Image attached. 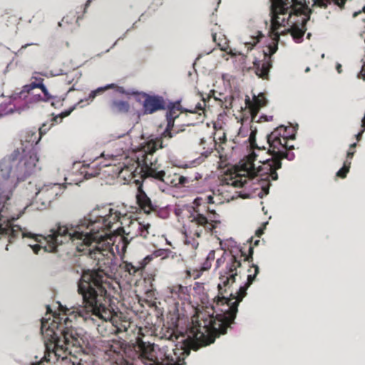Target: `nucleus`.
<instances>
[{
	"label": "nucleus",
	"instance_id": "nucleus-32",
	"mask_svg": "<svg viewBox=\"0 0 365 365\" xmlns=\"http://www.w3.org/2000/svg\"><path fill=\"white\" fill-rule=\"evenodd\" d=\"M350 167L349 163L344 162L343 167L336 173V176L340 178H345L349 172Z\"/></svg>",
	"mask_w": 365,
	"mask_h": 365
},
{
	"label": "nucleus",
	"instance_id": "nucleus-37",
	"mask_svg": "<svg viewBox=\"0 0 365 365\" xmlns=\"http://www.w3.org/2000/svg\"><path fill=\"white\" fill-rule=\"evenodd\" d=\"M165 181H162L166 184H170L172 186H175V182H178V180L173 176V178L170 180V177L166 176V173L165 172Z\"/></svg>",
	"mask_w": 365,
	"mask_h": 365
},
{
	"label": "nucleus",
	"instance_id": "nucleus-30",
	"mask_svg": "<svg viewBox=\"0 0 365 365\" xmlns=\"http://www.w3.org/2000/svg\"><path fill=\"white\" fill-rule=\"evenodd\" d=\"M24 165L26 168L28 170V172L34 168L36 167V163L38 161V158L37 157L36 153L32 150L29 152V156L27 158L25 156L24 158Z\"/></svg>",
	"mask_w": 365,
	"mask_h": 365
},
{
	"label": "nucleus",
	"instance_id": "nucleus-6",
	"mask_svg": "<svg viewBox=\"0 0 365 365\" xmlns=\"http://www.w3.org/2000/svg\"><path fill=\"white\" fill-rule=\"evenodd\" d=\"M121 213L115 208L109 207L108 213L99 215L93 210L88 216L75 225H60L53 231L49 237L51 242L57 240L60 243H81L83 246H88L105 233L110 231L113 225L117 223Z\"/></svg>",
	"mask_w": 365,
	"mask_h": 365
},
{
	"label": "nucleus",
	"instance_id": "nucleus-59",
	"mask_svg": "<svg viewBox=\"0 0 365 365\" xmlns=\"http://www.w3.org/2000/svg\"><path fill=\"white\" fill-rule=\"evenodd\" d=\"M205 269H206V268H205V267H202V268H201V270H205Z\"/></svg>",
	"mask_w": 365,
	"mask_h": 365
},
{
	"label": "nucleus",
	"instance_id": "nucleus-1",
	"mask_svg": "<svg viewBox=\"0 0 365 365\" xmlns=\"http://www.w3.org/2000/svg\"><path fill=\"white\" fill-rule=\"evenodd\" d=\"M130 242L118 232V234L105 233L102 238L93 241L88 246L72 243L81 255H88L97 261V269H83L78 281L77 292L82 297L83 307L70 309L76 313L83 322L95 320L93 317L106 324L105 330L98 324V330L102 335L119 334L128 332L134 324L123 315L110 308L108 289L110 287V277L106 270L110 267L115 255H123Z\"/></svg>",
	"mask_w": 365,
	"mask_h": 365
},
{
	"label": "nucleus",
	"instance_id": "nucleus-33",
	"mask_svg": "<svg viewBox=\"0 0 365 365\" xmlns=\"http://www.w3.org/2000/svg\"><path fill=\"white\" fill-rule=\"evenodd\" d=\"M150 227V224L143 225L141 223L140 233L139 234V236L142 237L144 239L148 238Z\"/></svg>",
	"mask_w": 365,
	"mask_h": 365
},
{
	"label": "nucleus",
	"instance_id": "nucleus-53",
	"mask_svg": "<svg viewBox=\"0 0 365 365\" xmlns=\"http://www.w3.org/2000/svg\"><path fill=\"white\" fill-rule=\"evenodd\" d=\"M259 240H255V242L254 245L256 246V245H258V243H259Z\"/></svg>",
	"mask_w": 365,
	"mask_h": 365
},
{
	"label": "nucleus",
	"instance_id": "nucleus-2",
	"mask_svg": "<svg viewBox=\"0 0 365 365\" xmlns=\"http://www.w3.org/2000/svg\"><path fill=\"white\" fill-rule=\"evenodd\" d=\"M295 130L291 127L279 125L267 135V148L264 145H259L255 139L256 130L252 131L249 138L252 153L242 160V170L247 173L250 178L259 176L269 180H277V170L282 168V160H294V147L289 144V140L295 139Z\"/></svg>",
	"mask_w": 365,
	"mask_h": 365
},
{
	"label": "nucleus",
	"instance_id": "nucleus-16",
	"mask_svg": "<svg viewBox=\"0 0 365 365\" xmlns=\"http://www.w3.org/2000/svg\"><path fill=\"white\" fill-rule=\"evenodd\" d=\"M267 103V100L265 95L262 93L258 94L257 96H254L252 101H251L250 98L246 100V105L250 109L252 121L255 120L259 109L265 106Z\"/></svg>",
	"mask_w": 365,
	"mask_h": 365
},
{
	"label": "nucleus",
	"instance_id": "nucleus-57",
	"mask_svg": "<svg viewBox=\"0 0 365 365\" xmlns=\"http://www.w3.org/2000/svg\"><path fill=\"white\" fill-rule=\"evenodd\" d=\"M199 276H200V274H197L196 275V277H194V278H195V279H196V278H197V277H198Z\"/></svg>",
	"mask_w": 365,
	"mask_h": 365
},
{
	"label": "nucleus",
	"instance_id": "nucleus-12",
	"mask_svg": "<svg viewBox=\"0 0 365 365\" xmlns=\"http://www.w3.org/2000/svg\"><path fill=\"white\" fill-rule=\"evenodd\" d=\"M60 184L45 185L36 194V200L41 201L43 205H49L61 192Z\"/></svg>",
	"mask_w": 365,
	"mask_h": 365
},
{
	"label": "nucleus",
	"instance_id": "nucleus-62",
	"mask_svg": "<svg viewBox=\"0 0 365 365\" xmlns=\"http://www.w3.org/2000/svg\"><path fill=\"white\" fill-rule=\"evenodd\" d=\"M364 9V12H365V6L364 7V9Z\"/></svg>",
	"mask_w": 365,
	"mask_h": 365
},
{
	"label": "nucleus",
	"instance_id": "nucleus-24",
	"mask_svg": "<svg viewBox=\"0 0 365 365\" xmlns=\"http://www.w3.org/2000/svg\"><path fill=\"white\" fill-rule=\"evenodd\" d=\"M145 268V263L140 264L138 262H123V269L125 272H128L130 275H135L136 274H141L143 270Z\"/></svg>",
	"mask_w": 365,
	"mask_h": 365
},
{
	"label": "nucleus",
	"instance_id": "nucleus-40",
	"mask_svg": "<svg viewBox=\"0 0 365 365\" xmlns=\"http://www.w3.org/2000/svg\"><path fill=\"white\" fill-rule=\"evenodd\" d=\"M177 353H178V355H175V354H174V355H175V359H173V356H170V358H172V359H171V361H180V357H181V356H187V355H185V354H181V353H182V351H177Z\"/></svg>",
	"mask_w": 365,
	"mask_h": 365
},
{
	"label": "nucleus",
	"instance_id": "nucleus-42",
	"mask_svg": "<svg viewBox=\"0 0 365 365\" xmlns=\"http://www.w3.org/2000/svg\"><path fill=\"white\" fill-rule=\"evenodd\" d=\"M263 34H262V32L259 31V35L255 38V41L253 42V45H255L257 44L258 42H259L260 41V38H262L263 37Z\"/></svg>",
	"mask_w": 365,
	"mask_h": 365
},
{
	"label": "nucleus",
	"instance_id": "nucleus-27",
	"mask_svg": "<svg viewBox=\"0 0 365 365\" xmlns=\"http://www.w3.org/2000/svg\"><path fill=\"white\" fill-rule=\"evenodd\" d=\"M174 177L178 180V182H175V187L178 185L185 186L186 184L192 182L195 180H198L202 178L201 174L197 172H195V177L191 176H183L179 174H174Z\"/></svg>",
	"mask_w": 365,
	"mask_h": 365
},
{
	"label": "nucleus",
	"instance_id": "nucleus-58",
	"mask_svg": "<svg viewBox=\"0 0 365 365\" xmlns=\"http://www.w3.org/2000/svg\"><path fill=\"white\" fill-rule=\"evenodd\" d=\"M47 309H48V311H51V309H50V307H49V306H48V307H47Z\"/></svg>",
	"mask_w": 365,
	"mask_h": 365
},
{
	"label": "nucleus",
	"instance_id": "nucleus-10",
	"mask_svg": "<svg viewBox=\"0 0 365 365\" xmlns=\"http://www.w3.org/2000/svg\"><path fill=\"white\" fill-rule=\"evenodd\" d=\"M182 212V219H185L182 227L186 235L200 237L212 232L220 222L219 215L215 211L207 210V215H205L190 207Z\"/></svg>",
	"mask_w": 365,
	"mask_h": 365
},
{
	"label": "nucleus",
	"instance_id": "nucleus-60",
	"mask_svg": "<svg viewBox=\"0 0 365 365\" xmlns=\"http://www.w3.org/2000/svg\"><path fill=\"white\" fill-rule=\"evenodd\" d=\"M309 71V68H307L306 69V72Z\"/></svg>",
	"mask_w": 365,
	"mask_h": 365
},
{
	"label": "nucleus",
	"instance_id": "nucleus-63",
	"mask_svg": "<svg viewBox=\"0 0 365 365\" xmlns=\"http://www.w3.org/2000/svg\"><path fill=\"white\" fill-rule=\"evenodd\" d=\"M364 59L365 60V56L364 57Z\"/></svg>",
	"mask_w": 365,
	"mask_h": 365
},
{
	"label": "nucleus",
	"instance_id": "nucleus-52",
	"mask_svg": "<svg viewBox=\"0 0 365 365\" xmlns=\"http://www.w3.org/2000/svg\"><path fill=\"white\" fill-rule=\"evenodd\" d=\"M196 123V122L195 120H193L192 122H190V123H187V125H195Z\"/></svg>",
	"mask_w": 365,
	"mask_h": 365
},
{
	"label": "nucleus",
	"instance_id": "nucleus-41",
	"mask_svg": "<svg viewBox=\"0 0 365 365\" xmlns=\"http://www.w3.org/2000/svg\"><path fill=\"white\" fill-rule=\"evenodd\" d=\"M152 259H153L152 256H147L143 260L138 261V262L140 264L145 263V267L151 261Z\"/></svg>",
	"mask_w": 365,
	"mask_h": 365
},
{
	"label": "nucleus",
	"instance_id": "nucleus-45",
	"mask_svg": "<svg viewBox=\"0 0 365 365\" xmlns=\"http://www.w3.org/2000/svg\"><path fill=\"white\" fill-rule=\"evenodd\" d=\"M364 131L365 130H363V128H361L360 132L357 135H356V138L357 141L361 140L362 135L364 133Z\"/></svg>",
	"mask_w": 365,
	"mask_h": 365
},
{
	"label": "nucleus",
	"instance_id": "nucleus-13",
	"mask_svg": "<svg viewBox=\"0 0 365 365\" xmlns=\"http://www.w3.org/2000/svg\"><path fill=\"white\" fill-rule=\"evenodd\" d=\"M139 96L145 98L143 106L145 113L152 114L166 108L165 101L160 96H151L144 92H140Z\"/></svg>",
	"mask_w": 365,
	"mask_h": 365
},
{
	"label": "nucleus",
	"instance_id": "nucleus-54",
	"mask_svg": "<svg viewBox=\"0 0 365 365\" xmlns=\"http://www.w3.org/2000/svg\"><path fill=\"white\" fill-rule=\"evenodd\" d=\"M141 331H142V329H141V328H139V329H138V334H141Z\"/></svg>",
	"mask_w": 365,
	"mask_h": 365
},
{
	"label": "nucleus",
	"instance_id": "nucleus-35",
	"mask_svg": "<svg viewBox=\"0 0 365 365\" xmlns=\"http://www.w3.org/2000/svg\"><path fill=\"white\" fill-rule=\"evenodd\" d=\"M53 125V123L42 124V125L38 128V133L41 135V137L43 135L46 134Z\"/></svg>",
	"mask_w": 365,
	"mask_h": 365
},
{
	"label": "nucleus",
	"instance_id": "nucleus-64",
	"mask_svg": "<svg viewBox=\"0 0 365 365\" xmlns=\"http://www.w3.org/2000/svg\"><path fill=\"white\" fill-rule=\"evenodd\" d=\"M1 116V114L0 113V117Z\"/></svg>",
	"mask_w": 365,
	"mask_h": 365
},
{
	"label": "nucleus",
	"instance_id": "nucleus-49",
	"mask_svg": "<svg viewBox=\"0 0 365 365\" xmlns=\"http://www.w3.org/2000/svg\"><path fill=\"white\" fill-rule=\"evenodd\" d=\"M71 111H72V110H66L65 112H63L62 113L63 117L68 116L71 113Z\"/></svg>",
	"mask_w": 365,
	"mask_h": 365
},
{
	"label": "nucleus",
	"instance_id": "nucleus-11",
	"mask_svg": "<svg viewBox=\"0 0 365 365\" xmlns=\"http://www.w3.org/2000/svg\"><path fill=\"white\" fill-rule=\"evenodd\" d=\"M205 106V101H202V103L198 102L194 107L191 106L189 108H183L180 105V101L170 103V105L168 106V111L166 113L167 125L165 130L160 136L150 139L148 141H153L155 143H158V144L161 142L162 147L159 148V149L168 147L170 145V140L178 133L174 130L175 120L178 118L181 113H185L186 115L189 113L194 115V120H200L202 113H204Z\"/></svg>",
	"mask_w": 365,
	"mask_h": 365
},
{
	"label": "nucleus",
	"instance_id": "nucleus-39",
	"mask_svg": "<svg viewBox=\"0 0 365 365\" xmlns=\"http://www.w3.org/2000/svg\"><path fill=\"white\" fill-rule=\"evenodd\" d=\"M273 119V116L272 115H261L259 118V120H257V122H266V121H271Z\"/></svg>",
	"mask_w": 365,
	"mask_h": 365
},
{
	"label": "nucleus",
	"instance_id": "nucleus-22",
	"mask_svg": "<svg viewBox=\"0 0 365 365\" xmlns=\"http://www.w3.org/2000/svg\"><path fill=\"white\" fill-rule=\"evenodd\" d=\"M41 138V135L36 131L28 130L22 136L21 140L23 145H24V143L29 144V145H25V148H29L30 146L31 149H34V145H36L39 142Z\"/></svg>",
	"mask_w": 365,
	"mask_h": 365
},
{
	"label": "nucleus",
	"instance_id": "nucleus-17",
	"mask_svg": "<svg viewBox=\"0 0 365 365\" xmlns=\"http://www.w3.org/2000/svg\"><path fill=\"white\" fill-rule=\"evenodd\" d=\"M141 222L135 220L130 221L129 224L125 227L118 228V232H122L123 235L129 242L139 236L140 233Z\"/></svg>",
	"mask_w": 365,
	"mask_h": 365
},
{
	"label": "nucleus",
	"instance_id": "nucleus-26",
	"mask_svg": "<svg viewBox=\"0 0 365 365\" xmlns=\"http://www.w3.org/2000/svg\"><path fill=\"white\" fill-rule=\"evenodd\" d=\"M279 29H280V28L277 30V32L279 34V37L280 36V35H285L288 33H290L292 36L293 37V38L297 42L301 41V40L302 39V38L304 35V33H305L304 30H303L302 29H300L297 26H294L291 29H285L284 31H282L281 33L279 32Z\"/></svg>",
	"mask_w": 365,
	"mask_h": 365
},
{
	"label": "nucleus",
	"instance_id": "nucleus-46",
	"mask_svg": "<svg viewBox=\"0 0 365 365\" xmlns=\"http://www.w3.org/2000/svg\"><path fill=\"white\" fill-rule=\"evenodd\" d=\"M8 21L9 22H16L17 21V18L15 16H11L9 17Z\"/></svg>",
	"mask_w": 365,
	"mask_h": 365
},
{
	"label": "nucleus",
	"instance_id": "nucleus-21",
	"mask_svg": "<svg viewBox=\"0 0 365 365\" xmlns=\"http://www.w3.org/2000/svg\"><path fill=\"white\" fill-rule=\"evenodd\" d=\"M247 177L245 175H235V177L230 176L224 178L221 180L222 186L225 185L232 186L233 187H243L248 182Z\"/></svg>",
	"mask_w": 365,
	"mask_h": 365
},
{
	"label": "nucleus",
	"instance_id": "nucleus-4",
	"mask_svg": "<svg viewBox=\"0 0 365 365\" xmlns=\"http://www.w3.org/2000/svg\"><path fill=\"white\" fill-rule=\"evenodd\" d=\"M222 314H197L195 319H192V325L185 331H180L177 327L164 325L160 332V339L175 343L173 353L178 355L177 351L181 354L189 355L190 350L197 351L201 346L213 343L215 338L225 334L231 324L225 320Z\"/></svg>",
	"mask_w": 365,
	"mask_h": 365
},
{
	"label": "nucleus",
	"instance_id": "nucleus-15",
	"mask_svg": "<svg viewBox=\"0 0 365 365\" xmlns=\"http://www.w3.org/2000/svg\"><path fill=\"white\" fill-rule=\"evenodd\" d=\"M135 182L139 184L136 194V201L140 208L147 214L150 213L152 211H155L158 207L152 203L150 197L143 190L142 183L140 182L139 180H135Z\"/></svg>",
	"mask_w": 365,
	"mask_h": 365
},
{
	"label": "nucleus",
	"instance_id": "nucleus-25",
	"mask_svg": "<svg viewBox=\"0 0 365 365\" xmlns=\"http://www.w3.org/2000/svg\"><path fill=\"white\" fill-rule=\"evenodd\" d=\"M199 145L201 147V154L207 156L212 152L215 146V141L212 137H208L207 138H202L200 139Z\"/></svg>",
	"mask_w": 365,
	"mask_h": 365
},
{
	"label": "nucleus",
	"instance_id": "nucleus-47",
	"mask_svg": "<svg viewBox=\"0 0 365 365\" xmlns=\"http://www.w3.org/2000/svg\"><path fill=\"white\" fill-rule=\"evenodd\" d=\"M336 71H337V72H338L339 73H341L342 72V66H341V64L338 63V64L336 65Z\"/></svg>",
	"mask_w": 365,
	"mask_h": 365
},
{
	"label": "nucleus",
	"instance_id": "nucleus-5",
	"mask_svg": "<svg viewBox=\"0 0 365 365\" xmlns=\"http://www.w3.org/2000/svg\"><path fill=\"white\" fill-rule=\"evenodd\" d=\"M225 264V268L220 272V283L218 284V295L214 298L212 308L214 313L222 314L225 320L232 324L236 318L240 302L247 294V288L253 283L259 273V267L252 264L248 269L247 282L240 286L235 292L232 287L238 275L237 269L241 266V262L231 253L224 252L221 257L216 261V267H220Z\"/></svg>",
	"mask_w": 365,
	"mask_h": 365
},
{
	"label": "nucleus",
	"instance_id": "nucleus-44",
	"mask_svg": "<svg viewBox=\"0 0 365 365\" xmlns=\"http://www.w3.org/2000/svg\"><path fill=\"white\" fill-rule=\"evenodd\" d=\"M264 233V228L262 227H259L258 228L256 232H255V235L256 236H257L258 237H259L262 234Z\"/></svg>",
	"mask_w": 365,
	"mask_h": 365
},
{
	"label": "nucleus",
	"instance_id": "nucleus-48",
	"mask_svg": "<svg viewBox=\"0 0 365 365\" xmlns=\"http://www.w3.org/2000/svg\"><path fill=\"white\" fill-rule=\"evenodd\" d=\"M356 145H357L356 143H354L351 144L349 150H355L354 149L356 147Z\"/></svg>",
	"mask_w": 365,
	"mask_h": 365
},
{
	"label": "nucleus",
	"instance_id": "nucleus-55",
	"mask_svg": "<svg viewBox=\"0 0 365 365\" xmlns=\"http://www.w3.org/2000/svg\"><path fill=\"white\" fill-rule=\"evenodd\" d=\"M186 176L195 177V173H193V175L189 174V175H187Z\"/></svg>",
	"mask_w": 365,
	"mask_h": 365
},
{
	"label": "nucleus",
	"instance_id": "nucleus-14",
	"mask_svg": "<svg viewBox=\"0 0 365 365\" xmlns=\"http://www.w3.org/2000/svg\"><path fill=\"white\" fill-rule=\"evenodd\" d=\"M108 89H114L116 92H118L120 94H124L125 96H139L140 94V92H139L138 91H137L135 88L125 89L123 86H118L115 83H110V84H108L103 87H99L97 89L92 91L89 93L88 98H86V101H93V99L98 95L102 94L104 91H106Z\"/></svg>",
	"mask_w": 365,
	"mask_h": 365
},
{
	"label": "nucleus",
	"instance_id": "nucleus-51",
	"mask_svg": "<svg viewBox=\"0 0 365 365\" xmlns=\"http://www.w3.org/2000/svg\"><path fill=\"white\" fill-rule=\"evenodd\" d=\"M92 0H87L86 3V6H88L90 3L91 2Z\"/></svg>",
	"mask_w": 365,
	"mask_h": 365
},
{
	"label": "nucleus",
	"instance_id": "nucleus-18",
	"mask_svg": "<svg viewBox=\"0 0 365 365\" xmlns=\"http://www.w3.org/2000/svg\"><path fill=\"white\" fill-rule=\"evenodd\" d=\"M108 108L113 114H128L130 110V103L123 100L113 99L108 103Z\"/></svg>",
	"mask_w": 365,
	"mask_h": 365
},
{
	"label": "nucleus",
	"instance_id": "nucleus-9",
	"mask_svg": "<svg viewBox=\"0 0 365 365\" xmlns=\"http://www.w3.org/2000/svg\"><path fill=\"white\" fill-rule=\"evenodd\" d=\"M3 212L4 210L1 209L0 210V234L7 235L10 243H11L14 239L18 237L19 234H21L23 238H32L36 244L29 245V246L36 255H38L41 250H43L44 252H56L58 246L63 244L55 240V239L51 242L49 239L53 231H55L58 226L63 225L62 224H56L54 227L50 230L49 234L46 236L42 235H35L31 232H23L20 226L12 225L8 217L3 215Z\"/></svg>",
	"mask_w": 365,
	"mask_h": 365
},
{
	"label": "nucleus",
	"instance_id": "nucleus-3",
	"mask_svg": "<svg viewBox=\"0 0 365 365\" xmlns=\"http://www.w3.org/2000/svg\"><path fill=\"white\" fill-rule=\"evenodd\" d=\"M62 313L54 314L51 323L41 319V332L44 340L45 355L33 365H51V360L66 359L68 356H76L82 351L81 339L73 328L74 321L82 319L71 309H61Z\"/></svg>",
	"mask_w": 365,
	"mask_h": 365
},
{
	"label": "nucleus",
	"instance_id": "nucleus-56",
	"mask_svg": "<svg viewBox=\"0 0 365 365\" xmlns=\"http://www.w3.org/2000/svg\"><path fill=\"white\" fill-rule=\"evenodd\" d=\"M28 46L27 44H26V45H25V46H22L21 48H26V46Z\"/></svg>",
	"mask_w": 365,
	"mask_h": 365
},
{
	"label": "nucleus",
	"instance_id": "nucleus-34",
	"mask_svg": "<svg viewBox=\"0 0 365 365\" xmlns=\"http://www.w3.org/2000/svg\"><path fill=\"white\" fill-rule=\"evenodd\" d=\"M241 252V257H244V260L247 262H252L253 259V247L250 245L249 247V254L247 255L242 250H240Z\"/></svg>",
	"mask_w": 365,
	"mask_h": 365
},
{
	"label": "nucleus",
	"instance_id": "nucleus-19",
	"mask_svg": "<svg viewBox=\"0 0 365 365\" xmlns=\"http://www.w3.org/2000/svg\"><path fill=\"white\" fill-rule=\"evenodd\" d=\"M168 289L170 294V297L175 301H185L190 297L189 288L186 286L175 284L168 287Z\"/></svg>",
	"mask_w": 365,
	"mask_h": 365
},
{
	"label": "nucleus",
	"instance_id": "nucleus-20",
	"mask_svg": "<svg viewBox=\"0 0 365 365\" xmlns=\"http://www.w3.org/2000/svg\"><path fill=\"white\" fill-rule=\"evenodd\" d=\"M35 88H41L42 92L44 94V96L46 98V101H50L52 99H56V101H52L51 105L54 107H56L57 105H61L62 101L64 100V98H57L56 96H53L49 95L48 93V91L46 88V86L43 84L42 81L39 83H32L29 86H24V91H26L28 93L30 91V90L34 89Z\"/></svg>",
	"mask_w": 365,
	"mask_h": 365
},
{
	"label": "nucleus",
	"instance_id": "nucleus-43",
	"mask_svg": "<svg viewBox=\"0 0 365 365\" xmlns=\"http://www.w3.org/2000/svg\"><path fill=\"white\" fill-rule=\"evenodd\" d=\"M205 200L209 204L214 203V197L212 195H210L206 196Z\"/></svg>",
	"mask_w": 365,
	"mask_h": 365
},
{
	"label": "nucleus",
	"instance_id": "nucleus-38",
	"mask_svg": "<svg viewBox=\"0 0 365 365\" xmlns=\"http://www.w3.org/2000/svg\"><path fill=\"white\" fill-rule=\"evenodd\" d=\"M361 61L364 62V63L361 69V71L358 74V78L365 80V60L362 58Z\"/></svg>",
	"mask_w": 365,
	"mask_h": 365
},
{
	"label": "nucleus",
	"instance_id": "nucleus-31",
	"mask_svg": "<svg viewBox=\"0 0 365 365\" xmlns=\"http://www.w3.org/2000/svg\"><path fill=\"white\" fill-rule=\"evenodd\" d=\"M153 256L155 257H161V259L172 258L173 259L175 254L168 249H159L153 252Z\"/></svg>",
	"mask_w": 365,
	"mask_h": 365
},
{
	"label": "nucleus",
	"instance_id": "nucleus-7",
	"mask_svg": "<svg viewBox=\"0 0 365 365\" xmlns=\"http://www.w3.org/2000/svg\"><path fill=\"white\" fill-rule=\"evenodd\" d=\"M162 147V143L147 141L141 150L133 157L126 158L118 174L125 180L130 181L136 177L142 180L150 178L156 181H165V170L154 153Z\"/></svg>",
	"mask_w": 365,
	"mask_h": 365
},
{
	"label": "nucleus",
	"instance_id": "nucleus-8",
	"mask_svg": "<svg viewBox=\"0 0 365 365\" xmlns=\"http://www.w3.org/2000/svg\"><path fill=\"white\" fill-rule=\"evenodd\" d=\"M303 1L304 0H270L269 36L272 42L267 46L269 53L264 51V59L254 63L255 73L259 78L264 80L269 78V72L272 67L271 56L278 48L279 34L277 30L279 28L286 27L288 24L293 4H302Z\"/></svg>",
	"mask_w": 365,
	"mask_h": 365
},
{
	"label": "nucleus",
	"instance_id": "nucleus-29",
	"mask_svg": "<svg viewBox=\"0 0 365 365\" xmlns=\"http://www.w3.org/2000/svg\"><path fill=\"white\" fill-rule=\"evenodd\" d=\"M346 1L347 0H315L314 6H317L322 9H326L327 8L328 5L334 4L342 9L344 8V5Z\"/></svg>",
	"mask_w": 365,
	"mask_h": 365
},
{
	"label": "nucleus",
	"instance_id": "nucleus-28",
	"mask_svg": "<svg viewBox=\"0 0 365 365\" xmlns=\"http://www.w3.org/2000/svg\"><path fill=\"white\" fill-rule=\"evenodd\" d=\"M123 345L124 344L120 341L113 340L110 342H108L106 352L109 355L115 354L117 356H122V353L124 352Z\"/></svg>",
	"mask_w": 365,
	"mask_h": 365
},
{
	"label": "nucleus",
	"instance_id": "nucleus-50",
	"mask_svg": "<svg viewBox=\"0 0 365 365\" xmlns=\"http://www.w3.org/2000/svg\"><path fill=\"white\" fill-rule=\"evenodd\" d=\"M212 39H213V41H214L215 42H216V34H212Z\"/></svg>",
	"mask_w": 365,
	"mask_h": 365
},
{
	"label": "nucleus",
	"instance_id": "nucleus-36",
	"mask_svg": "<svg viewBox=\"0 0 365 365\" xmlns=\"http://www.w3.org/2000/svg\"><path fill=\"white\" fill-rule=\"evenodd\" d=\"M355 150H349L346 153V157L344 163H348L349 165L351 164V160L354 155Z\"/></svg>",
	"mask_w": 365,
	"mask_h": 365
},
{
	"label": "nucleus",
	"instance_id": "nucleus-61",
	"mask_svg": "<svg viewBox=\"0 0 365 365\" xmlns=\"http://www.w3.org/2000/svg\"><path fill=\"white\" fill-rule=\"evenodd\" d=\"M187 274L190 276V271L187 272Z\"/></svg>",
	"mask_w": 365,
	"mask_h": 365
},
{
	"label": "nucleus",
	"instance_id": "nucleus-23",
	"mask_svg": "<svg viewBox=\"0 0 365 365\" xmlns=\"http://www.w3.org/2000/svg\"><path fill=\"white\" fill-rule=\"evenodd\" d=\"M142 353L140 354L142 361L145 365H155V356L154 354L153 348L148 346V348L144 347V343L140 345Z\"/></svg>",
	"mask_w": 365,
	"mask_h": 365
}]
</instances>
